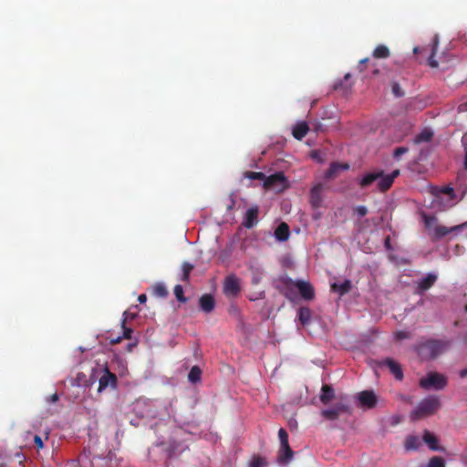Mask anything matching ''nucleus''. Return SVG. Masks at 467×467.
Segmentation results:
<instances>
[{"instance_id":"nucleus-39","label":"nucleus","mask_w":467,"mask_h":467,"mask_svg":"<svg viewBox=\"0 0 467 467\" xmlns=\"http://www.w3.org/2000/svg\"><path fill=\"white\" fill-rule=\"evenodd\" d=\"M423 221L425 223V226L429 229H431L433 227V224L437 221L435 216H428L426 214H423Z\"/></svg>"},{"instance_id":"nucleus-33","label":"nucleus","mask_w":467,"mask_h":467,"mask_svg":"<svg viewBox=\"0 0 467 467\" xmlns=\"http://www.w3.org/2000/svg\"><path fill=\"white\" fill-rule=\"evenodd\" d=\"M427 467H445V462L441 457L433 456L430 459Z\"/></svg>"},{"instance_id":"nucleus-7","label":"nucleus","mask_w":467,"mask_h":467,"mask_svg":"<svg viewBox=\"0 0 467 467\" xmlns=\"http://www.w3.org/2000/svg\"><path fill=\"white\" fill-rule=\"evenodd\" d=\"M223 293L229 298H235L241 293V281L234 274L229 275L223 281Z\"/></svg>"},{"instance_id":"nucleus-44","label":"nucleus","mask_w":467,"mask_h":467,"mask_svg":"<svg viewBox=\"0 0 467 467\" xmlns=\"http://www.w3.org/2000/svg\"><path fill=\"white\" fill-rule=\"evenodd\" d=\"M34 442H35L36 446L37 447V449H42L44 447L43 440L39 435H36L34 437Z\"/></svg>"},{"instance_id":"nucleus-36","label":"nucleus","mask_w":467,"mask_h":467,"mask_svg":"<svg viewBox=\"0 0 467 467\" xmlns=\"http://www.w3.org/2000/svg\"><path fill=\"white\" fill-rule=\"evenodd\" d=\"M244 178L249 179V180L263 181V172L262 171H245L244 173Z\"/></svg>"},{"instance_id":"nucleus-50","label":"nucleus","mask_w":467,"mask_h":467,"mask_svg":"<svg viewBox=\"0 0 467 467\" xmlns=\"http://www.w3.org/2000/svg\"><path fill=\"white\" fill-rule=\"evenodd\" d=\"M460 376L462 378H464L467 376V369H462L461 372H460Z\"/></svg>"},{"instance_id":"nucleus-41","label":"nucleus","mask_w":467,"mask_h":467,"mask_svg":"<svg viewBox=\"0 0 467 467\" xmlns=\"http://www.w3.org/2000/svg\"><path fill=\"white\" fill-rule=\"evenodd\" d=\"M440 192L449 195L451 199H454L455 197L454 190L451 186L442 187L441 189H440Z\"/></svg>"},{"instance_id":"nucleus-23","label":"nucleus","mask_w":467,"mask_h":467,"mask_svg":"<svg viewBox=\"0 0 467 467\" xmlns=\"http://www.w3.org/2000/svg\"><path fill=\"white\" fill-rule=\"evenodd\" d=\"M458 228L459 226L449 228L443 225H435L433 227V237L437 240L441 239L442 237L446 236L448 234L451 233L452 231Z\"/></svg>"},{"instance_id":"nucleus-9","label":"nucleus","mask_w":467,"mask_h":467,"mask_svg":"<svg viewBox=\"0 0 467 467\" xmlns=\"http://www.w3.org/2000/svg\"><path fill=\"white\" fill-rule=\"evenodd\" d=\"M118 379L114 373H111L107 368L104 369V374L100 377L99 381L98 391L101 392L108 387L115 388L117 386Z\"/></svg>"},{"instance_id":"nucleus-17","label":"nucleus","mask_w":467,"mask_h":467,"mask_svg":"<svg viewBox=\"0 0 467 467\" xmlns=\"http://www.w3.org/2000/svg\"><path fill=\"white\" fill-rule=\"evenodd\" d=\"M275 237L279 242L287 241L290 236L289 226L286 223H281L275 231Z\"/></svg>"},{"instance_id":"nucleus-20","label":"nucleus","mask_w":467,"mask_h":467,"mask_svg":"<svg viewBox=\"0 0 467 467\" xmlns=\"http://www.w3.org/2000/svg\"><path fill=\"white\" fill-rule=\"evenodd\" d=\"M424 442L429 446L431 451H442V448L438 446V439L434 434L429 431H425L422 437Z\"/></svg>"},{"instance_id":"nucleus-48","label":"nucleus","mask_w":467,"mask_h":467,"mask_svg":"<svg viewBox=\"0 0 467 467\" xmlns=\"http://www.w3.org/2000/svg\"><path fill=\"white\" fill-rule=\"evenodd\" d=\"M121 338H122L121 337H118L116 338H112L110 340V342H111V344H118V343H119L121 341Z\"/></svg>"},{"instance_id":"nucleus-52","label":"nucleus","mask_w":467,"mask_h":467,"mask_svg":"<svg viewBox=\"0 0 467 467\" xmlns=\"http://www.w3.org/2000/svg\"><path fill=\"white\" fill-rule=\"evenodd\" d=\"M369 58L366 57V58H363L359 61V65H363V64H366L367 62H368Z\"/></svg>"},{"instance_id":"nucleus-6","label":"nucleus","mask_w":467,"mask_h":467,"mask_svg":"<svg viewBox=\"0 0 467 467\" xmlns=\"http://www.w3.org/2000/svg\"><path fill=\"white\" fill-rule=\"evenodd\" d=\"M278 437L280 440L278 461L280 462L285 463L288 462L293 458L294 452L289 446L288 434L285 429L281 428L279 430Z\"/></svg>"},{"instance_id":"nucleus-26","label":"nucleus","mask_w":467,"mask_h":467,"mask_svg":"<svg viewBox=\"0 0 467 467\" xmlns=\"http://www.w3.org/2000/svg\"><path fill=\"white\" fill-rule=\"evenodd\" d=\"M249 270L252 275V285H258L262 279V271L259 265H254L253 263L249 264Z\"/></svg>"},{"instance_id":"nucleus-4","label":"nucleus","mask_w":467,"mask_h":467,"mask_svg":"<svg viewBox=\"0 0 467 467\" xmlns=\"http://www.w3.org/2000/svg\"><path fill=\"white\" fill-rule=\"evenodd\" d=\"M290 186L288 180L283 171H277L269 176L265 175V191H272L275 193H281Z\"/></svg>"},{"instance_id":"nucleus-49","label":"nucleus","mask_w":467,"mask_h":467,"mask_svg":"<svg viewBox=\"0 0 467 467\" xmlns=\"http://www.w3.org/2000/svg\"><path fill=\"white\" fill-rule=\"evenodd\" d=\"M463 169L467 171V149L465 150V157L463 161Z\"/></svg>"},{"instance_id":"nucleus-12","label":"nucleus","mask_w":467,"mask_h":467,"mask_svg":"<svg viewBox=\"0 0 467 467\" xmlns=\"http://www.w3.org/2000/svg\"><path fill=\"white\" fill-rule=\"evenodd\" d=\"M437 275L430 273L421 280L417 282L416 294L421 295L425 291L429 290L437 281Z\"/></svg>"},{"instance_id":"nucleus-3","label":"nucleus","mask_w":467,"mask_h":467,"mask_svg":"<svg viewBox=\"0 0 467 467\" xmlns=\"http://www.w3.org/2000/svg\"><path fill=\"white\" fill-rule=\"evenodd\" d=\"M441 400L437 396H429L420 400L416 408L410 411V420L413 421L435 414L441 408Z\"/></svg>"},{"instance_id":"nucleus-46","label":"nucleus","mask_w":467,"mask_h":467,"mask_svg":"<svg viewBox=\"0 0 467 467\" xmlns=\"http://www.w3.org/2000/svg\"><path fill=\"white\" fill-rule=\"evenodd\" d=\"M138 300L140 304H143L147 301V296L145 294H141L139 296Z\"/></svg>"},{"instance_id":"nucleus-5","label":"nucleus","mask_w":467,"mask_h":467,"mask_svg":"<svg viewBox=\"0 0 467 467\" xmlns=\"http://www.w3.org/2000/svg\"><path fill=\"white\" fill-rule=\"evenodd\" d=\"M447 378L438 372H429L426 377L421 378L419 381L420 388L429 390H441L447 386Z\"/></svg>"},{"instance_id":"nucleus-27","label":"nucleus","mask_w":467,"mask_h":467,"mask_svg":"<svg viewBox=\"0 0 467 467\" xmlns=\"http://www.w3.org/2000/svg\"><path fill=\"white\" fill-rule=\"evenodd\" d=\"M372 56L374 58H388L390 56V51L387 46L379 45L373 50Z\"/></svg>"},{"instance_id":"nucleus-18","label":"nucleus","mask_w":467,"mask_h":467,"mask_svg":"<svg viewBox=\"0 0 467 467\" xmlns=\"http://www.w3.org/2000/svg\"><path fill=\"white\" fill-rule=\"evenodd\" d=\"M438 45H439V38L437 36H434L432 38L431 44V54L428 57V65L432 68L438 67V66H439L438 61L434 58V57L437 53Z\"/></svg>"},{"instance_id":"nucleus-11","label":"nucleus","mask_w":467,"mask_h":467,"mask_svg":"<svg viewBox=\"0 0 467 467\" xmlns=\"http://www.w3.org/2000/svg\"><path fill=\"white\" fill-rule=\"evenodd\" d=\"M292 284L298 289L301 296L306 300H311L315 296L314 288L309 282L298 280L292 282Z\"/></svg>"},{"instance_id":"nucleus-30","label":"nucleus","mask_w":467,"mask_h":467,"mask_svg":"<svg viewBox=\"0 0 467 467\" xmlns=\"http://www.w3.org/2000/svg\"><path fill=\"white\" fill-rule=\"evenodd\" d=\"M432 136H433L432 131L424 130L414 138V142L416 144H419L421 142H428L432 139Z\"/></svg>"},{"instance_id":"nucleus-42","label":"nucleus","mask_w":467,"mask_h":467,"mask_svg":"<svg viewBox=\"0 0 467 467\" xmlns=\"http://www.w3.org/2000/svg\"><path fill=\"white\" fill-rule=\"evenodd\" d=\"M249 467H263V458L260 455L254 456Z\"/></svg>"},{"instance_id":"nucleus-32","label":"nucleus","mask_w":467,"mask_h":467,"mask_svg":"<svg viewBox=\"0 0 467 467\" xmlns=\"http://www.w3.org/2000/svg\"><path fill=\"white\" fill-rule=\"evenodd\" d=\"M153 294L158 297H166L168 296V291L164 285L156 284L153 286Z\"/></svg>"},{"instance_id":"nucleus-21","label":"nucleus","mask_w":467,"mask_h":467,"mask_svg":"<svg viewBox=\"0 0 467 467\" xmlns=\"http://www.w3.org/2000/svg\"><path fill=\"white\" fill-rule=\"evenodd\" d=\"M309 130L308 124L306 121L298 122L294 128H293V136L296 140H302L306 135L307 134Z\"/></svg>"},{"instance_id":"nucleus-35","label":"nucleus","mask_w":467,"mask_h":467,"mask_svg":"<svg viewBox=\"0 0 467 467\" xmlns=\"http://www.w3.org/2000/svg\"><path fill=\"white\" fill-rule=\"evenodd\" d=\"M123 316H124V318L122 320V327H123V338H126V339H130L131 337V333H132V329L130 328V327H127L125 326L126 324V321H127V316H128V311H125L123 313Z\"/></svg>"},{"instance_id":"nucleus-43","label":"nucleus","mask_w":467,"mask_h":467,"mask_svg":"<svg viewBox=\"0 0 467 467\" xmlns=\"http://www.w3.org/2000/svg\"><path fill=\"white\" fill-rule=\"evenodd\" d=\"M355 212L359 217H363L368 213V208L364 205H359L355 208Z\"/></svg>"},{"instance_id":"nucleus-16","label":"nucleus","mask_w":467,"mask_h":467,"mask_svg":"<svg viewBox=\"0 0 467 467\" xmlns=\"http://www.w3.org/2000/svg\"><path fill=\"white\" fill-rule=\"evenodd\" d=\"M348 169H349V165L348 163H339L337 161L332 162L330 164V167L325 173V178L326 179H334L340 170L347 171Z\"/></svg>"},{"instance_id":"nucleus-2","label":"nucleus","mask_w":467,"mask_h":467,"mask_svg":"<svg viewBox=\"0 0 467 467\" xmlns=\"http://www.w3.org/2000/svg\"><path fill=\"white\" fill-rule=\"evenodd\" d=\"M451 345L450 340L429 339L418 344L414 349L422 360H431L444 353Z\"/></svg>"},{"instance_id":"nucleus-47","label":"nucleus","mask_w":467,"mask_h":467,"mask_svg":"<svg viewBox=\"0 0 467 467\" xmlns=\"http://www.w3.org/2000/svg\"><path fill=\"white\" fill-rule=\"evenodd\" d=\"M425 50H426V47H414L413 52H414L415 54H419V53H420V52H422V51H425Z\"/></svg>"},{"instance_id":"nucleus-37","label":"nucleus","mask_w":467,"mask_h":467,"mask_svg":"<svg viewBox=\"0 0 467 467\" xmlns=\"http://www.w3.org/2000/svg\"><path fill=\"white\" fill-rule=\"evenodd\" d=\"M391 91H392L393 95L397 98H400L404 95V92L402 91L400 86L397 82L392 83Z\"/></svg>"},{"instance_id":"nucleus-40","label":"nucleus","mask_w":467,"mask_h":467,"mask_svg":"<svg viewBox=\"0 0 467 467\" xmlns=\"http://www.w3.org/2000/svg\"><path fill=\"white\" fill-rule=\"evenodd\" d=\"M394 337L396 340L408 339L410 338V333L408 331L399 330L395 332Z\"/></svg>"},{"instance_id":"nucleus-38","label":"nucleus","mask_w":467,"mask_h":467,"mask_svg":"<svg viewBox=\"0 0 467 467\" xmlns=\"http://www.w3.org/2000/svg\"><path fill=\"white\" fill-rule=\"evenodd\" d=\"M409 151V148L407 147H398L394 150L393 151V157L396 159V160H400V157L407 153Z\"/></svg>"},{"instance_id":"nucleus-10","label":"nucleus","mask_w":467,"mask_h":467,"mask_svg":"<svg viewBox=\"0 0 467 467\" xmlns=\"http://www.w3.org/2000/svg\"><path fill=\"white\" fill-rule=\"evenodd\" d=\"M358 401L361 407L373 409L377 405V396L372 390H363L358 394Z\"/></svg>"},{"instance_id":"nucleus-31","label":"nucleus","mask_w":467,"mask_h":467,"mask_svg":"<svg viewBox=\"0 0 467 467\" xmlns=\"http://www.w3.org/2000/svg\"><path fill=\"white\" fill-rule=\"evenodd\" d=\"M331 287L333 290L337 291L340 295H345L348 292H349V290L351 288V283L349 280H346L345 282H343L340 285H337L335 283L332 285Z\"/></svg>"},{"instance_id":"nucleus-25","label":"nucleus","mask_w":467,"mask_h":467,"mask_svg":"<svg viewBox=\"0 0 467 467\" xmlns=\"http://www.w3.org/2000/svg\"><path fill=\"white\" fill-rule=\"evenodd\" d=\"M195 265L189 262H183L182 264V276L180 278L181 281L189 284L190 283V275L192 271L194 269Z\"/></svg>"},{"instance_id":"nucleus-24","label":"nucleus","mask_w":467,"mask_h":467,"mask_svg":"<svg viewBox=\"0 0 467 467\" xmlns=\"http://www.w3.org/2000/svg\"><path fill=\"white\" fill-rule=\"evenodd\" d=\"M421 442L418 436L410 435L406 438L404 448L406 451H416L420 448Z\"/></svg>"},{"instance_id":"nucleus-14","label":"nucleus","mask_w":467,"mask_h":467,"mask_svg":"<svg viewBox=\"0 0 467 467\" xmlns=\"http://www.w3.org/2000/svg\"><path fill=\"white\" fill-rule=\"evenodd\" d=\"M323 191V185L318 183L310 190L309 202L314 208H318L322 202L321 192Z\"/></svg>"},{"instance_id":"nucleus-19","label":"nucleus","mask_w":467,"mask_h":467,"mask_svg":"<svg viewBox=\"0 0 467 467\" xmlns=\"http://www.w3.org/2000/svg\"><path fill=\"white\" fill-rule=\"evenodd\" d=\"M335 397V391L330 385L325 384L321 388V394L319 396L320 401L327 405Z\"/></svg>"},{"instance_id":"nucleus-28","label":"nucleus","mask_w":467,"mask_h":467,"mask_svg":"<svg viewBox=\"0 0 467 467\" xmlns=\"http://www.w3.org/2000/svg\"><path fill=\"white\" fill-rule=\"evenodd\" d=\"M201 376L202 369L198 366H193L188 374V380L192 384H196L201 381Z\"/></svg>"},{"instance_id":"nucleus-15","label":"nucleus","mask_w":467,"mask_h":467,"mask_svg":"<svg viewBox=\"0 0 467 467\" xmlns=\"http://www.w3.org/2000/svg\"><path fill=\"white\" fill-rule=\"evenodd\" d=\"M200 308L205 313H211L215 306V301L212 295L204 294L199 299Z\"/></svg>"},{"instance_id":"nucleus-54","label":"nucleus","mask_w":467,"mask_h":467,"mask_svg":"<svg viewBox=\"0 0 467 467\" xmlns=\"http://www.w3.org/2000/svg\"><path fill=\"white\" fill-rule=\"evenodd\" d=\"M465 138H466V135H464V136L462 137V142H464Z\"/></svg>"},{"instance_id":"nucleus-45","label":"nucleus","mask_w":467,"mask_h":467,"mask_svg":"<svg viewBox=\"0 0 467 467\" xmlns=\"http://www.w3.org/2000/svg\"><path fill=\"white\" fill-rule=\"evenodd\" d=\"M59 400V396L57 393H54L52 394L51 396H49L47 400V402L49 403H55L57 402V400Z\"/></svg>"},{"instance_id":"nucleus-29","label":"nucleus","mask_w":467,"mask_h":467,"mask_svg":"<svg viewBox=\"0 0 467 467\" xmlns=\"http://www.w3.org/2000/svg\"><path fill=\"white\" fill-rule=\"evenodd\" d=\"M311 318V311L308 307H300L298 310V319L303 326L309 323Z\"/></svg>"},{"instance_id":"nucleus-51","label":"nucleus","mask_w":467,"mask_h":467,"mask_svg":"<svg viewBox=\"0 0 467 467\" xmlns=\"http://www.w3.org/2000/svg\"><path fill=\"white\" fill-rule=\"evenodd\" d=\"M262 295H263V292H259L258 296H255V297L249 296V298H250V300H256V299L260 298Z\"/></svg>"},{"instance_id":"nucleus-13","label":"nucleus","mask_w":467,"mask_h":467,"mask_svg":"<svg viewBox=\"0 0 467 467\" xmlns=\"http://www.w3.org/2000/svg\"><path fill=\"white\" fill-rule=\"evenodd\" d=\"M381 364L389 368V371L393 374L396 379L401 380L403 379V372L400 365L394 359L388 358L382 360Z\"/></svg>"},{"instance_id":"nucleus-34","label":"nucleus","mask_w":467,"mask_h":467,"mask_svg":"<svg viewBox=\"0 0 467 467\" xmlns=\"http://www.w3.org/2000/svg\"><path fill=\"white\" fill-rule=\"evenodd\" d=\"M174 296L179 302L185 303L187 298L183 295V287L181 285H176L173 289Z\"/></svg>"},{"instance_id":"nucleus-53","label":"nucleus","mask_w":467,"mask_h":467,"mask_svg":"<svg viewBox=\"0 0 467 467\" xmlns=\"http://www.w3.org/2000/svg\"><path fill=\"white\" fill-rule=\"evenodd\" d=\"M134 317H135L134 314H130V313L128 312L127 319L128 318H134Z\"/></svg>"},{"instance_id":"nucleus-1","label":"nucleus","mask_w":467,"mask_h":467,"mask_svg":"<svg viewBox=\"0 0 467 467\" xmlns=\"http://www.w3.org/2000/svg\"><path fill=\"white\" fill-rule=\"evenodd\" d=\"M400 174V170H394L389 174H385L383 170H374L367 172L359 181V186L368 188L373 182H378L377 186L379 192H387L393 184L394 180Z\"/></svg>"},{"instance_id":"nucleus-8","label":"nucleus","mask_w":467,"mask_h":467,"mask_svg":"<svg viewBox=\"0 0 467 467\" xmlns=\"http://www.w3.org/2000/svg\"><path fill=\"white\" fill-rule=\"evenodd\" d=\"M349 411L348 405L344 403H337L330 409L322 410L320 414L323 418L328 420H336L342 413Z\"/></svg>"},{"instance_id":"nucleus-22","label":"nucleus","mask_w":467,"mask_h":467,"mask_svg":"<svg viewBox=\"0 0 467 467\" xmlns=\"http://www.w3.org/2000/svg\"><path fill=\"white\" fill-rule=\"evenodd\" d=\"M258 210L256 208H250L245 214V221L244 225L246 228H252L257 223Z\"/></svg>"}]
</instances>
